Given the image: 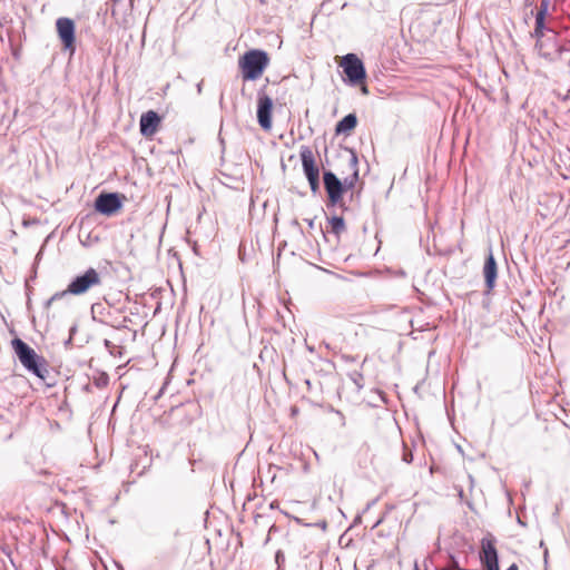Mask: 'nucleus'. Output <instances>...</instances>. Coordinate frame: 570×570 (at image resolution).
Segmentation results:
<instances>
[{
  "label": "nucleus",
  "mask_w": 570,
  "mask_h": 570,
  "mask_svg": "<svg viewBox=\"0 0 570 570\" xmlns=\"http://www.w3.org/2000/svg\"><path fill=\"white\" fill-rule=\"evenodd\" d=\"M307 350H308L311 353H313V352L315 351V350H314V347H313V346H309V345H307Z\"/></svg>",
  "instance_id": "nucleus-28"
},
{
  "label": "nucleus",
  "mask_w": 570,
  "mask_h": 570,
  "mask_svg": "<svg viewBox=\"0 0 570 570\" xmlns=\"http://www.w3.org/2000/svg\"><path fill=\"white\" fill-rule=\"evenodd\" d=\"M324 253L326 254V256H330L333 252L326 250Z\"/></svg>",
  "instance_id": "nucleus-30"
},
{
  "label": "nucleus",
  "mask_w": 570,
  "mask_h": 570,
  "mask_svg": "<svg viewBox=\"0 0 570 570\" xmlns=\"http://www.w3.org/2000/svg\"><path fill=\"white\" fill-rule=\"evenodd\" d=\"M330 223H331L332 230L335 234H340L345 228V223L342 217H333Z\"/></svg>",
  "instance_id": "nucleus-15"
},
{
  "label": "nucleus",
  "mask_w": 570,
  "mask_h": 570,
  "mask_svg": "<svg viewBox=\"0 0 570 570\" xmlns=\"http://www.w3.org/2000/svg\"><path fill=\"white\" fill-rule=\"evenodd\" d=\"M323 346H324L325 348H330V345H328L327 343H325V342H323V343L320 345V348H322Z\"/></svg>",
  "instance_id": "nucleus-26"
},
{
  "label": "nucleus",
  "mask_w": 570,
  "mask_h": 570,
  "mask_svg": "<svg viewBox=\"0 0 570 570\" xmlns=\"http://www.w3.org/2000/svg\"><path fill=\"white\" fill-rule=\"evenodd\" d=\"M336 62L343 69L347 82L351 86L358 87L363 96L370 94L366 85V70L363 61L355 53H347L343 57H336Z\"/></svg>",
  "instance_id": "nucleus-3"
},
{
  "label": "nucleus",
  "mask_w": 570,
  "mask_h": 570,
  "mask_svg": "<svg viewBox=\"0 0 570 570\" xmlns=\"http://www.w3.org/2000/svg\"><path fill=\"white\" fill-rule=\"evenodd\" d=\"M414 570H420V569H419L417 567H415V569H414Z\"/></svg>",
  "instance_id": "nucleus-33"
},
{
  "label": "nucleus",
  "mask_w": 570,
  "mask_h": 570,
  "mask_svg": "<svg viewBox=\"0 0 570 570\" xmlns=\"http://www.w3.org/2000/svg\"><path fill=\"white\" fill-rule=\"evenodd\" d=\"M57 35L62 43V49L72 56L76 51V24L67 17L58 18L56 21Z\"/></svg>",
  "instance_id": "nucleus-8"
},
{
  "label": "nucleus",
  "mask_w": 570,
  "mask_h": 570,
  "mask_svg": "<svg viewBox=\"0 0 570 570\" xmlns=\"http://www.w3.org/2000/svg\"><path fill=\"white\" fill-rule=\"evenodd\" d=\"M435 570H449L448 568H436Z\"/></svg>",
  "instance_id": "nucleus-31"
},
{
  "label": "nucleus",
  "mask_w": 570,
  "mask_h": 570,
  "mask_svg": "<svg viewBox=\"0 0 570 570\" xmlns=\"http://www.w3.org/2000/svg\"><path fill=\"white\" fill-rule=\"evenodd\" d=\"M348 377L353 381V383L357 386L358 390L363 387L364 377L362 373H360L358 371H353L348 374Z\"/></svg>",
  "instance_id": "nucleus-16"
},
{
  "label": "nucleus",
  "mask_w": 570,
  "mask_h": 570,
  "mask_svg": "<svg viewBox=\"0 0 570 570\" xmlns=\"http://www.w3.org/2000/svg\"><path fill=\"white\" fill-rule=\"evenodd\" d=\"M321 262L327 264L328 266H332V267H335V268H340L338 264L337 263H330V262H326L323 257L320 258Z\"/></svg>",
  "instance_id": "nucleus-21"
},
{
  "label": "nucleus",
  "mask_w": 570,
  "mask_h": 570,
  "mask_svg": "<svg viewBox=\"0 0 570 570\" xmlns=\"http://www.w3.org/2000/svg\"><path fill=\"white\" fill-rule=\"evenodd\" d=\"M350 257H351V255H348V256H346V257L341 258V261L346 262V261H348V259H350ZM335 261H336V262H340V259H335Z\"/></svg>",
  "instance_id": "nucleus-25"
},
{
  "label": "nucleus",
  "mask_w": 570,
  "mask_h": 570,
  "mask_svg": "<svg viewBox=\"0 0 570 570\" xmlns=\"http://www.w3.org/2000/svg\"><path fill=\"white\" fill-rule=\"evenodd\" d=\"M445 568H448L449 570H461L459 562L452 556L449 564Z\"/></svg>",
  "instance_id": "nucleus-18"
},
{
  "label": "nucleus",
  "mask_w": 570,
  "mask_h": 570,
  "mask_svg": "<svg viewBox=\"0 0 570 570\" xmlns=\"http://www.w3.org/2000/svg\"><path fill=\"white\" fill-rule=\"evenodd\" d=\"M275 560H276V562H277V564H278V566H279L282 562H284L285 557H284V553H283L281 550H278V551L276 552V554H275Z\"/></svg>",
  "instance_id": "nucleus-20"
},
{
  "label": "nucleus",
  "mask_w": 570,
  "mask_h": 570,
  "mask_svg": "<svg viewBox=\"0 0 570 570\" xmlns=\"http://www.w3.org/2000/svg\"><path fill=\"white\" fill-rule=\"evenodd\" d=\"M161 117L154 110H148L140 116V134L146 138H151L160 128Z\"/></svg>",
  "instance_id": "nucleus-12"
},
{
  "label": "nucleus",
  "mask_w": 570,
  "mask_h": 570,
  "mask_svg": "<svg viewBox=\"0 0 570 570\" xmlns=\"http://www.w3.org/2000/svg\"><path fill=\"white\" fill-rule=\"evenodd\" d=\"M238 255H239V259L242 262H245V255H246V252H238Z\"/></svg>",
  "instance_id": "nucleus-22"
},
{
  "label": "nucleus",
  "mask_w": 570,
  "mask_h": 570,
  "mask_svg": "<svg viewBox=\"0 0 570 570\" xmlns=\"http://www.w3.org/2000/svg\"><path fill=\"white\" fill-rule=\"evenodd\" d=\"M515 254H517L515 258H520V257L524 256V252H522V250L515 252Z\"/></svg>",
  "instance_id": "nucleus-23"
},
{
  "label": "nucleus",
  "mask_w": 570,
  "mask_h": 570,
  "mask_svg": "<svg viewBox=\"0 0 570 570\" xmlns=\"http://www.w3.org/2000/svg\"><path fill=\"white\" fill-rule=\"evenodd\" d=\"M353 175L340 180L332 171H325L323 175L324 187L327 193L328 205L344 207L343 195L345 191L353 189L358 179V170L356 168V157H352Z\"/></svg>",
  "instance_id": "nucleus-2"
},
{
  "label": "nucleus",
  "mask_w": 570,
  "mask_h": 570,
  "mask_svg": "<svg viewBox=\"0 0 570 570\" xmlns=\"http://www.w3.org/2000/svg\"><path fill=\"white\" fill-rule=\"evenodd\" d=\"M402 460L405 462V463H411L413 461V454L410 450H407L406 448H404V452H403V456H402Z\"/></svg>",
  "instance_id": "nucleus-19"
},
{
  "label": "nucleus",
  "mask_w": 570,
  "mask_h": 570,
  "mask_svg": "<svg viewBox=\"0 0 570 570\" xmlns=\"http://www.w3.org/2000/svg\"><path fill=\"white\" fill-rule=\"evenodd\" d=\"M11 346L22 366L29 373L46 382L50 375L48 361L19 337L11 341Z\"/></svg>",
  "instance_id": "nucleus-1"
},
{
  "label": "nucleus",
  "mask_w": 570,
  "mask_h": 570,
  "mask_svg": "<svg viewBox=\"0 0 570 570\" xmlns=\"http://www.w3.org/2000/svg\"><path fill=\"white\" fill-rule=\"evenodd\" d=\"M101 271L90 267L83 274L77 275L68 285L67 289L62 293H56L50 301L58 299L65 294L82 295L94 286L101 284Z\"/></svg>",
  "instance_id": "nucleus-5"
},
{
  "label": "nucleus",
  "mask_w": 570,
  "mask_h": 570,
  "mask_svg": "<svg viewBox=\"0 0 570 570\" xmlns=\"http://www.w3.org/2000/svg\"><path fill=\"white\" fill-rule=\"evenodd\" d=\"M483 275L488 291L493 289L498 276V265L492 252H489V255L485 258L483 266Z\"/></svg>",
  "instance_id": "nucleus-13"
},
{
  "label": "nucleus",
  "mask_w": 570,
  "mask_h": 570,
  "mask_svg": "<svg viewBox=\"0 0 570 570\" xmlns=\"http://www.w3.org/2000/svg\"><path fill=\"white\" fill-rule=\"evenodd\" d=\"M317 267H318L320 269H323V271H326V272H327V269H326V268H324L323 266H317Z\"/></svg>",
  "instance_id": "nucleus-32"
},
{
  "label": "nucleus",
  "mask_w": 570,
  "mask_h": 570,
  "mask_svg": "<svg viewBox=\"0 0 570 570\" xmlns=\"http://www.w3.org/2000/svg\"><path fill=\"white\" fill-rule=\"evenodd\" d=\"M125 199L124 195L117 193H101L95 200V209L102 215L111 216L121 209Z\"/></svg>",
  "instance_id": "nucleus-10"
},
{
  "label": "nucleus",
  "mask_w": 570,
  "mask_h": 570,
  "mask_svg": "<svg viewBox=\"0 0 570 570\" xmlns=\"http://www.w3.org/2000/svg\"><path fill=\"white\" fill-rule=\"evenodd\" d=\"M507 570H519L515 563H512Z\"/></svg>",
  "instance_id": "nucleus-24"
},
{
  "label": "nucleus",
  "mask_w": 570,
  "mask_h": 570,
  "mask_svg": "<svg viewBox=\"0 0 570 570\" xmlns=\"http://www.w3.org/2000/svg\"><path fill=\"white\" fill-rule=\"evenodd\" d=\"M544 17H546V9H541L538 11L535 16V36L539 38L537 41V48L539 50V53L547 58V59H553V57L558 53H560V47L557 43V37L553 36L552 38H549L547 40L541 39L543 36V27H544Z\"/></svg>",
  "instance_id": "nucleus-6"
},
{
  "label": "nucleus",
  "mask_w": 570,
  "mask_h": 570,
  "mask_svg": "<svg viewBox=\"0 0 570 570\" xmlns=\"http://www.w3.org/2000/svg\"><path fill=\"white\" fill-rule=\"evenodd\" d=\"M269 63L268 55L259 49L246 51L238 59V67L244 81L261 78Z\"/></svg>",
  "instance_id": "nucleus-4"
},
{
  "label": "nucleus",
  "mask_w": 570,
  "mask_h": 570,
  "mask_svg": "<svg viewBox=\"0 0 570 570\" xmlns=\"http://www.w3.org/2000/svg\"><path fill=\"white\" fill-rule=\"evenodd\" d=\"M357 126V117L355 114L346 115L342 120H340L335 126L336 135H346L348 136Z\"/></svg>",
  "instance_id": "nucleus-14"
},
{
  "label": "nucleus",
  "mask_w": 570,
  "mask_h": 570,
  "mask_svg": "<svg viewBox=\"0 0 570 570\" xmlns=\"http://www.w3.org/2000/svg\"><path fill=\"white\" fill-rule=\"evenodd\" d=\"M480 561L484 570H500L495 538L491 533L481 540Z\"/></svg>",
  "instance_id": "nucleus-9"
},
{
  "label": "nucleus",
  "mask_w": 570,
  "mask_h": 570,
  "mask_svg": "<svg viewBox=\"0 0 570 570\" xmlns=\"http://www.w3.org/2000/svg\"><path fill=\"white\" fill-rule=\"evenodd\" d=\"M109 382V377L107 374H101L95 382L96 386L98 387H105Z\"/></svg>",
  "instance_id": "nucleus-17"
},
{
  "label": "nucleus",
  "mask_w": 570,
  "mask_h": 570,
  "mask_svg": "<svg viewBox=\"0 0 570 570\" xmlns=\"http://www.w3.org/2000/svg\"><path fill=\"white\" fill-rule=\"evenodd\" d=\"M303 171L308 180L311 190L316 193L320 189V166L316 154L308 146H302L299 149Z\"/></svg>",
  "instance_id": "nucleus-7"
},
{
  "label": "nucleus",
  "mask_w": 570,
  "mask_h": 570,
  "mask_svg": "<svg viewBox=\"0 0 570 570\" xmlns=\"http://www.w3.org/2000/svg\"><path fill=\"white\" fill-rule=\"evenodd\" d=\"M275 530H276V527H275V525H272V527L269 528L268 533L271 534V533H272L273 531H275Z\"/></svg>",
  "instance_id": "nucleus-27"
},
{
  "label": "nucleus",
  "mask_w": 570,
  "mask_h": 570,
  "mask_svg": "<svg viewBox=\"0 0 570 570\" xmlns=\"http://www.w3.org/2000/svg\"><path fill=\"white\" fill-rule=\"evenodd\" d=\"M273 99L265 92H259L257 98V121L268 131L272 129Z\"/></svg>",
  "instance_id": "nucleus-11"
},
{
  "label": "nucleus",
  "mask_w": 570,
  "mask_h": 570,
  "mask_svg": "<svg viewBox=\"0 0 570 570\" xmlns=\"http://www.w3.org/2000/svg\"><path fill=\"white\" fill-rule=\"evenodd\" d=\"M41 253H42V252H38V254H37V256H36V259H37V261H38V259H40V254H41Z\"/></svg>",
  "instance_id": "nucleus-29"
}]
</instances>
